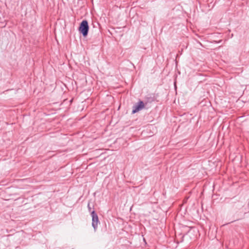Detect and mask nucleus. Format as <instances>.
<instances>
[{
  "mask_svg": "<svg viewBox=\"0 0 249 249\" xmlns=\"http://www.w3.org/2000/svg\"><path fill=\"white\" fill-rule=\"evenodd\" d=\"M89 27L87 20H83L81 23L79 31L84 36H86L88 35Z\"/></svg>",
  "mask_w": 249,
  "mask_h": 249,
  "instance_id": "nucleus-1",
  "label": "nucleus"
},
{
  "mask_svg": "<svg viewBox=\"0 0 249 249\" xmlns=\"http://www.w3.org/2000/svg\"><path fill=\"white\" fill-rule=\"evenodd\" d=\"M144 107V104L142 101H139L135 104L133 107L132 113L134 114L139 112Z\"/></svg>",
  "mask_w": 249,
  "mask_h": 249,
  "instance_id": "nucleus-2",
  "label": "nucleus"
},
{
  "mask_svg": "<svg viewBox=\"0 0 249 249\" xmlns=\"http://www.w3.org/2000/svg\"><path fill=\"white\" fill-rule=\"evenodd\" d=\"M91 216H92V226L93 227L94 230H96L98 223L99 222L98 217L97 214L95 213L94 211H92L91 212Z\"/></svg>",
  "mask_w": 249,
  "mask_h": 249,
  "instance_id": "nucleus-3",
  "label": "nucleus"
},
{
  "mask_svg": "<svg viewBox=\"0 0 249 249\" xmlns=\"http://www.w3.org/2000/svg\"><path fill=\"white\" fill-rule=\"evenodd\" d=\"M88 207H89V209H90V207H89V204H88Z\"/></svg>",
  "mask_w": 249,
  "mask_h": 249,
  "instance_id": "nucleus-4",
  "label": "nucleus"
}]
</instances>
